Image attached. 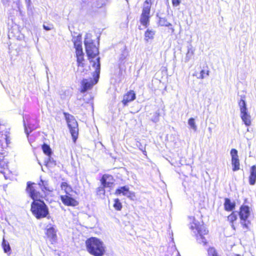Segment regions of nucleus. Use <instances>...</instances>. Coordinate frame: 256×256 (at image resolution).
I'll use <instances>...</instances> for the list:
<instances>
[{"label": "nucleus", "instance_id": "f257e3e1", "mask_svg": "<svg viewBox=\"0 0 256 256\" xmlns=\"http://www.w3.org/2000/svg\"><path fill=\"white\" fill-rule=\"evenodd\" d=\"M86 250L93 256H103L106 253L104 242L96 237L88 238L85 242Z\"/></svg>", "mask_w": 256, "mask_h": 256}, {"label": "nucleus", "instance_id": "f03ea898", "mask_svg": "<svg viewBox=\"0 0 256 256\" xmlns=\"http://www.w3.org/2000/svg\"><path fill=\"white\" fill-rule=\"evenodd\" d=\"M189 218L192 220L190 224V229L192 230H196L197 233L196 234V239L200 240V242L204 245H206L208 244L205 236L208 234L209 231L204 226L203 222L202 223L196 220L194 217L190 216Z\"/></svg>", "mask_w": 256, "mask_h": 256}, {"label": "nucleus", "instance_id": "7ed1b4c3", "mask_svg": "<svg viewBox=\"0 0 256 256\" xmlns=\"http://www.w3.org/2000/svg\"><path fill=\"white\" fill-rule=\"evenodd\" d=\"M30 211L38 220L48 218L49 215L48 208L42 200L32 201L30 204Z\"/></svg>", "mask_w": 256, "mask_h": 256}, {"label": "nucleus", "instance_id": "20e7f679", "mask_svg": "<svg viewBox=\"0 0 256 256\" xmlns=\"http://www.w3.org/2000/svg\"><path fill=\"white\" fill-rule=\"evenodd\" d=\"M63 114L66 122L73 142H75L78 136V123L74 117L69 113L64 112Z\"/></svg>", "mask_w": 256, "mask_h": 256}, {"label": "nucleus", "instance_id": "39448f33", "mask_svg": "<svg viewBox=\"0 0 256 256\" xmlns=\"http://www.w3.org/2000/svg\"><path fill=\"white\" fill-rule=\"evenodd\" d=\"M238 214L240 219V224L244 232L250 230V222L248 218L250 214V208L248 206L242 204L239 208Z\"/></svg>", "mask_w": 256, "mask_h": 256}, {"label": "nucleus", "instance_id": "423d86ee", "mask_svg": "<svg viewBox=\"0 0 256 256\" xmlns=\"http://www.w3.org/2000/svg\"><path fill=\"white\" fill-rule=\"evenodd\" d=\"M84 44L88 59L90 62H92V58L98 56L99 54L98 47L94 44V42L88 36H86L85 38Z\"/></svg>", "mask_w": 256, "mask_h": 256}, {"label": "nucleus", "instance_id": "0eeeda50", "mask_svg": "<svg viewBox=\"0 0 256 256\" xmlns=\"http://www.w3.org/2000/svg\"><path fill=\"white\" fill-rule=\"evenodd\" d=\"M152 4V0H146L143 4L140 21V24L146 28H147L150 24Z\"/></svg>", "mask_w": 256, "mask_h": 256}, {"label": "nucleus", "instance_id": "6e6552de", "mask_svg": "<svg viewBox=\"0 0 256 256\" xmlns=\"http://www.w3.org/2000/svg\"><path fill=\"white\" fill-rule=\"evenodd\" d=\"M74 44L76 49L77 66L78 68H83L84 67L86 64L82 42L80 40H76L74 42Z\"/></svg>", "mask_w": 256, "mask_h": 256}, {"label": "nucleus", "instance_id": "1a4fd4ad", "mask_svg": "<svg viewBox=\"0 0 256 256\" xmlns=\"http://www.w3.org/2000/svg\"><path fill=\"white\" fill-rule=\"evenodd\" d=\"M26 192L33 201L38 200L42 199L44 197L38 190L37 184L31 182H28L26 183Z\"/></svg>", "mask_w": 256, "mask_h": 256}, {"label": "nucleus", "instance_id": "9d476101", "mask_svg": "<svg viewBox=\"0 0 256 256\" xmlns=\"http://www.w3.org/2000/svg\"><path fill=\"white\" fill-rule=\"evenodd\" d=\"M100 182L102 186L98 187L97 189L98 192H104L105 188H112L114 185V179L112 176L109 174H104L100 179Z\"/></svg>", "mask_w": 256, "mask_h": 256}, {"label": "nucleus", "instance_id": "9b49d317", "mask_svg": "<svg viewBox=\"0 0 256 256\" xmlns=\"http://www.w3.org/2000/svg\"><path fill=\"white\" fill-rule=\"evenodd\" d=\"M238 106L240 108L241 118L246 126H250L251 124L250 116L248 114L246 103L244 99L242 98L239 101Z\"/></svg>", "mask_w": 256, "mask_h": 256}, {"label": "nucleus", "instance_id": "f8f14e48", "mask_svg": "<svg viewBox=\"0 0 256 256\" xmlns=\"http://www.w3.org/2000/svg\"><path fill=\"white\" fill-rule=\"evenodd\" d=\"M60 199L62 204L68 206H78V202L74 198H72L70 194L60 196Z\"/></svg>", "mask_w": 256, "mask_h": 256}, {"label": "nucleus", "instance_id": "ddd939ff", "mask_svg": "<svg viewBox=\"0 0 256 256\" xmlns=\"http://www.w3.org/2000/svg\"><path fill=\"white\" fill-rule=\"evenodd\" d=\"M114 194L117 196L122 194L126 196L130 200H134L136 197L135 193L129 190V188L128 186H123L117 188L114 192Z\"/></svg>", "mask_w": 256, "mask_h": 256}, {"label": "nucleus", "instance_id": "4468645a", "mask_svg": "<svg viewBox=\"0 0 256 256\" xmlns=\"http://www.w3.org/2000/svg\"><path fill=\"white\" fill-rule=\"evenodd\" d=\"M230 155L232 156V170L237 171L240 168V163L238 154V150L235 148H232L230 150Z\"/></svg>", "mask_w": 256, "mask_h": 256}, {"label": "nucleus", "instance_id": "2eb2a0df", "mask_svg": "<svg viewBox=\"0 0 256 256\" xmlns=\"http://www.w3.org/2000/svg\"><path fill=\"white\" fill-rule=\"evenodd\" d=\"M136 98V94L134 90H130L127 92L123 96L122 102L124 106H127L128 104Z\"/></svg>", "mask_w": 256, "mask_h": 256}, {"label": "nucleus", "instance_id": "dca6fc26", "mask_svg": "<svg viewBox=\"0 0 256 256\" xmlns=\"http://www.w3.org/2000/svg\"><path fill=\"white\" fill-rule=\"evenodd\" d=\"M46 236L48 239L52 244L57 240L56 230L54 226L46 229Z\"/></svg>", "mask_w": 256, "mask_h": 256}, {"label": "nucleus", "instance_id": "f3484780", "mask_svg": "<svg viewBox=\"0 0 256 256\" xmlns=\"http://www.w3.org/2000/svg\"><path fill=\"white\" fill-rule=\"evenodd\" d=\"M238 216L236 212L232 211L228 216L227 221L230 224L232 228L234 230H236L237 224Z\"/></svg>", "mask_w": 256, "mask_h": 256}, {"label": "nucleus", "instance_id": "a211bd4d", "mask_svg": "<svg viewBox=\"0 0 256 256\" xmlns=\"http://www.w3.org/2000/svg\"><path fill=\"white\" fill-rule=\"evenodd\" d=\"M158 24L161 26L168 27V32L171 34L174 32V29L172 27V24L169 22L166 18H160L158 20Z\"/></svg>", "mask_w": 256, "mask_h": 256}, {"label": "nucleus", "instance_id": "6ab92c4d", "mask_svg": "<svg viewBox=\"0 0 256 256\" xmlns=\"http://www.w3.org/2000/svg\"><path fill=\"white\" fill-rule=\"evenodd\" d=\"M224 209L226 211H232L236 208V203L234 202H232L228 198H225L224 200Z\"/></svg>", "mask_w": 256, "mask_h": 256}, {"label": "nucleus", "instance_id": "aec40b11", "mask_svg": "<svg viewBox=\"0 0 256 256\" xmlns=\"http://www.w3.org/2000/svg\"><path fill=\"white\" fill-rule=\"evenodd\" d=\"M249 184L254 185L256 182V166L253 165L250 168V174L248 177Z\"/></svg>", "mask_w": 256, "mask_h": 256}, {"label": "nucleus", "instance_id": "412c9836", "mask_svg": "<svg viewBox=\"0 0 256 256\" xmlns=\"http://www.w3.org/2000/svg\"><path fill=\"white\" fill-rule=\"evenodd\" d=\"M210 74V70L208 65H206L202 67V68L201 70L200 76H197V74L195 73L193 74L194 76H196L198 79H204L206 76H209Z\"/></svg>", "mask_w": 256, "mask_h": 256}, {"label": "nucleus", "instance_id": "4be33fe9", "mask_svg": "<svg viewBox=\"0 0 256 256\" xmlns=\"http://www.w3.org/2000/svg\"><path fill=\"white\" fill-rule=\"evenodd\" d=\"M94 83L88 82L86 79H84L82 81V88L80 90V92H86L87 90L91 88L93 86Z\"/></svg>", "mask_w": 256, "mask_h": 256}, {"label": "nucleus", "instance_id": "5701e85b", "mask_svg": "<svg viewBox=\"0 0 256 256\" xmlns=\"http://www.w3.org/2000/svg\"><path fill=\"white\" fill-rule=\"evenodd\" d=\"M155 34V32L153 30L147 29L144 32V40L148 42L150 40H152Z\"/></svg>", "mask_w": 256, "mask_h": 256}, {"label": "nucleus", "instance_id": "b1692460", "mask_svg": "<svg viewBox=\"0 0 256 256\" xmlns=\"http://www.w3.org/2000/svg\"><path fill=\"white\" fill-rule=\"evenodd\" d=\"M60 188L66 194L72 190V186L67 182H62L60 184Z\"/></svg>", "mask_w": 256, "mask_h": 256}, {"label": "nucleus", "instance_id": "393cba45", "mask_svg": "<svg viewBox=\"0 0 256 256\" xmlns=\"http://www.w3.org/2000/svg\"><path fill=\"white\" fill-rule=\"evenodd\" d=\"M113 207L114 210L117 211H120L122 210V205L118 198H115L114 200Z\"/></svg>", "mask_w": 256, "mask_h": 256}, {"label": "nucleus", "instance_id": "a878e982", "mask_svg": "<svg viewBox=\"0 0 256 256\" xmlns=\"http://www.w3.org/2000/svg\"><path fill=\"white\" fill-rule=\"evenodd\" d=\"M42 151L44 152V153L48 156H50L52 155V150L50 148V146L46 144H44L42 146Z\"/></svg>", "mask_w": 256, "mask_h": 256}, {"label": "nucleus", "instance_id": "bb28decb", "mask_svg": "<svg viewBox=\"0 0 256 256\" xmlns=\"http://www.w3.org/2000/svg\"><path fill=\"white\" fill-rule=\"evenodd\" d=\"M2 247L4 252L8 253L10 252L11 248L9 243L5 240L4 238H3L2 240Z\"/></svg>", "mask_w": 256, "mask_h": 256}, {"label": "nucleus", "instance_id": "cd10ccee", "mask_svg": "<svg viewBox=\"0 0 256 256\" xmlns=\"http://www.w3.org/2000/svg\"><path fill=\"white\" fill-rule=\"evenodd\" d=\"M208 256H220L214 247H209L208 250Z\"/></svg>", "mask_w": 256, "mask_h": 256}, {"label": "nucleus", "instance_id": "c85d7f7f", "mask_svg": "<svg viewBox=\"0 0 256 256\" xmlns=\"http://www.w3.org/2000/svg\"><path fill=\"white\" fill-rule=\"evenodd\" d=\"M92 66L96 68L95 72L96 73L98 77L100 72V58L99 57L96 58V62H94Z\"/></svg>", "mask_w": 256, "mask_h": 256}, {"label": "nucleus", "instance_id": "c756f323", "mask_svg": "<svg viewBox=\"0 0 256 256\" xmlns=\"http://www.w3.org/2000/svg\"><path fill=\"white\" fill-rule=\"evenodd\" d=\"M188 124L191 126L192 128L196 130V126L195 124L194 119L192 118H189L188 120Z\"/></svg>", "mask_w": 256, "mask_h": 256}, {"label": "nucleus", "instance_id": "7c9ffc66", "mask_svg": "<svg viewBox=\"0 0 256 256\" xmlns=\"http://www.w3.org/2000/svg\"><path fill=\"white\" fill-rule=\"evenodd\" d=\"M181 0H172V4L174 6H177L180 4Z\"/></svg>", "mask_w": 256, "mask_h": 256}, {"label": "nucleus", "instance_id": "2f4dec72", "mask_svg": "<svg viewBox=\"0 0 256 256\" xmlns=\"http://www.w3.org/2000/svg\"><path fill=\"white\" fill-rule=\"evenodd\" d=\"M42 190L44 191V192H45V191H48V192H50V190H48V188H47L45 187V186H44L43 188H42Z\"/></svg>", "mask_w": 256, "mask_h": 256}, {"label": "nucleus", "instance_id": "473e14b6", "mask_svg": "<svg viewBox=\"0 0 256 256\" xmlns=\"http://www.w3.org/2000/svg\"><path fill=\"white\" fill-rule=\"evenodd\" d=\"M44 28L46 30H49L51 29L50 28H49L48 26H44Z\"/></svg>", "mask_w": 256, "mask_h": 256}, {"label": "nucleus", "instance_id": "72a5a7b5", "mask_svg": "<svg viewBox=\"0 0 256 256\" xmlns=\"http://www.w3.org/2000/svg\"><path fill=\"white\" fill-rule=\"evenodd\" d=\"M234 256H242L240 254H236Z\"/></svg>", "mask_w": 256, "mask_h": 256}, {"label": "nucleus", "instance_id": "f704fd0d", "mask_svg": "<svg viewBox=\"0 0 256 256\" xmlns=\"http://www.w3.org/2000/svg\"><path fill=\"white\" fill-rule=\"evenodd\" d=\"M96 82H97V80H96V82H95V83H94V84H96Z\"/></svg>", "mask_w": 256, "mask_h": 256}, {"label": "nucleus", "instance_id": "c9c22d12", "mask_svg": "<svg viewBox=\"0 0 256 256\" xmlns=\"http://www.w3.org/2000/svg\"><path fill=\"white\" fill-rule=\"evenodd\" d=\"M41 182L43 184L44 183V181L42 180H41Z\"/></svg>", "mask_w": 256, "mask_h": 256}, {"label": "nucleus", "instance_id": "e433bc0d", "mask_svg": "<svg viewBox=\"0 0 256 256\" xmlns=\"http://www.w3.org/2000/svg\"><path fill=\"white\" fill-rule=\"evenodd\" d=\"M6 1H8V0H6Z\"/></svg>", "mask_w": 256, "mask_h": 256}]
</instances>
